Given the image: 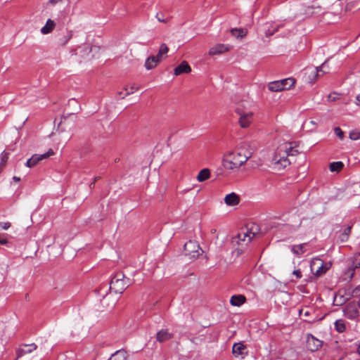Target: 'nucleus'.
Segmentation results:
<instances>
[{
  "label": "nucleus",
  "instance_id": "nucleus-54",
  "mask_svg": "<svg viewBox=\"0 0 360 360\" xmlns=\"http://www.w3.org/2000/svg\"><path fill=\"white\" fill-rule=\"evenodd\" d=\"M98 179H99V177H96V178L94 179V181L95 182V181H97Z\"/></svg>",
  "mask_w": 360,
  "mask_h": 360
},
{
  "label": "nucleus",
  "instance_id": "nucleus-8",
  "mask_svg": "<svg viewBox=\"0 0 360 360\" xmlns=\"http://www.w3.org/2000/svg\"><path fill=\"white\" fill-rule=\"evenodd\" d=\"M53 155L54 152L51 148L46 153L41 155L34 154L30 159L27 160L26 162V166L28 167H33L41 160L48 158L49 157Z\"/></svg>",
  "mask_w": 360,
  "mask_h": 360
},
{
  "label": "nucleus",
  "instance_id": "nucleus-19",
  "mask_svg": "<svg viewBox=\"0 0 360 360\" xmlns=\"http://www.w3.org/2000/svg\"><path fill=\"white\" fill-rule=\"evenodd\" d=\"M56 27V23L53 20L49 19L45 25L41 27V32L43 34H47L51 33Z\"/></svg>",
  "mask_w": 360,
  "mask_h": 360
},
{
  "label": "nucleus",
  "instance_id": "nucleus-25",
  "mask_svg": "<svg viewBox=\"0 0 360 360\" xmlns=\"http://www.w3.org/2000/svg\"><path fill=\"white\" fill-rule=\"evenodd\" d=\"M159 62L156 60L154 56H150L145 61V68L147 70H152L157 66Z\"/></svg>",
  "mask_w": 360,
  "mask_h": 360
},
{
  "label": "nucleus",
  "instance_id": "nucleus-21",
  "mask_svg": "<svg viewBox=\"0 0 360 360\" xmlns=\"http://www.w3.org/2000/svg\"><path fill=\"white\" fill-rule=\"evenodd\" d=\"M328 60H326L324 63H323L319 67L316 68V70L314 72L315 75V78L320 77V72H322V75L328 72Z\"/></svg>",
  "mask_w": 360,
  "mask_h": 360
},
{
  "label": "nucleus",
  "instance_id": "nucleus-28",
  "mask_svg": "<svg viewBox=\"0 0 360 360\" xmlns=\"http://www.w3.org/2000/svg\"><path fill=\"white\" fill-rule=\"evenodd\" d=\"M334 326H335V330L339 333H342L346 329L345 322L342 319H338V320L335 321Z\"/></svg>",
  "mask_w": 360,
  "mask_h": 360
},
{
  "label": "nucleus",
  "instance_id": "nucleus-17",
  "mask_svg": "<svg viewBox=\"0 0 360 360\" xmlns=\"http://www.w3.org/2000/svg\"><path fill=\"white\" fill-rule=\"evenodd\" d=\"M282 82L281 80L274 81L269 83L268 89L272 92H278L285 90V87L282 86Z\"/></svg>",
  "mask_w": 360,
  "mask_h": 360
},
{
  "label": "nucleus",
  "instance_id": "nucleus-49",
  "mask_svg": "<svg viewBox=\"0 0 360 360\" xmlns=\"http://www.w3.org/2000/svg\"><path fill=\"white\" fill-rule=\"evenodd\" d=\"M350 138L353 140H356L359 139V136H356V135H354L353 136V134H350Z\"/></svg>",
  "mask_w": 360,
  "mask_h": 360
},
{
  "label": "nucleus",
  "instance_id": "nucleus-26",
  "mask_svg": "<svg viewBox=\"0 0 360 360\" xmlns=\"http://www.w3.org/2000/svg\"><path fill=\"white\" fill-rule=\"evenodd\" d=\"M127 356V352L123 350L115 352L108 360H126Z\"/></svg>",
  "mask_w": 360,
  "mask_h": 360
},
{
  "label": "nucleus",
  "instance_id": "nucleus-37",
  "mask_svg": "<svg viewBox=\"0 0 360 360\" xmlns=\"http://www.w3.org/2000/svg\"><path fill=\"white\" fill-rule=\"evenodd\" d=\"M299 314L300 316L303 315L304 317L307 318L310 316L311 311L307 309H302L300 310Z\"/></svg>",
  "mask_w": 360,
  "mask_h": 360
},
{
  "label": "nucleus",
  "instance_id": "nucleus-7",
  "mask_svg": "<svg viewBox=\"0 0 360 360\" xmlns=\"http://www.w3.org/2000/svg\"><path fill=\"white\" fill-rule=\"evenodd\" d=\"M360 306L358 302H349L343 308L344 316L351 320H354L360 316L359 309Z\"/></svg>",
  "mask_w": 360,
  "mask_h": 360
},
{
  "label": "nucleus",
  "instance_id": "nucleus-24",
  "mask_svg": "<svg viewBox=\"0 0 360 360\" xmlns=\"http://www.w3.org/2000/svg\"><path fill=\"white\" fill-rule=\"evenodd\" d=\"M72 37V31H67L65 34L60 37L58 39V44L59 46H65L70 39Z\"/></svg>",
  "mask_w": 360,
  "mask_h": 360
},
{
  "label": "nucleus",
  "instance_id": "nucleus-11",
  "mask_svg": "<svg viewBox=\"0 0 360 360\" xmlns=\"http://www.w3.org/2000/svg\"><path fill=\"white\" fill-rule=\"evenodd\" d=\"M307 344L308 349L311 351H316L322 346V342L311 334L307 336Z\"/></svg>",
  "mask_w": 360,
  "mask_h": 360
},
{
  "label": "nucleus",
  "instance_id": "nucleus-10",
  "mask_svg": "<svg viewBox=\"0 0 360 360\" xmlns=\"http://www.w3.org/2000/svg\"><path fill=\"white\" fill-rule=\"evenodd\" d=\"M230 46L226 44H218L211 47L209 50L210 56H215L229 51Z\"/></svg>",
  "mask_w": 360,
  "mask_h": 360
},
{
  "label": "nucleus",
  "instance_id": "nucleus-33",
  "mask_svg": "<svg viewBox=\"0 0 360 360\" xmlns=\"http://www.w3.org/2000/svg\"><path fill=\"white\" fill-rule=\"evenodd\" d=\"M344 167L342 162H334L330 165V170L331 172H340Z\"/></svg>",
  "mask_w": 360,
  "mask_h": 360
},
{
  "label": "nucleus",
  "instance_id": "nucleus-46",
  "mask_svg": "<svg viewBox=\"0 0 360 360\" xmlns=\"http://www.w3.org/2000/svg\"><path fill=\"white\" fill-rule=\"evenodd\" d=\"M277 30H278V29H274V30H273L272 31H271L270 30H269L267 31V32H266V34H267V35H268V34H269V35H272V34L274 33V32H276V31H277Z\"/></svg>",
  "mask_w": 360,
  "mask_h": 360
},
{
  "label": "nucleus",
  "instance_id": "nucleus-4",
  "mask_svg": "<svg viewBox=\"0 0 360 360\" xmlns=\"http://www.w3.org/2000/svg\"><path fill=\"white\" fill-rule=\"evenodd\" d=\"M347 269L344 274V279L350 281L354 275L355 270L360 267V253L354 254L348 259Z\"/></svg>",
  "mask_w": 360,
  "mask_h": 360
},
{
  "label": "nucleus",
  "instance_id": "nucleus-1",
  "mask_svg": "<svg viewBox=\"0 0 360 360\" xmlns=\"http://www.w3.org/2000/svg\"><path fill=\"white\" fill-rule=\"evenodd\" d=\"M252 152L249 146L243 144L224 157L223 166L227 170L238 169L252 157Z\"/></svg>",
  "mask_w": 360,
  "mask_h": 360
},
{
  "label": "nucleus",
  "instance_id": "nucleus-36",
  "mask_svg": "<svg viewBox=\"0 0 360 360\" xmlns=\"http://www.w3.org/2000/svg\"><path fill=\"white\" fill-rule=\"evenodd\" d=\"M338 95L336 93L330 94L328 96V101L329 102H333L338 99Z\"/></svg>",
  "mask_w": 360,
  "mask_h": 360
},
{
  "label": "nucleus",
  "instance_id": "nucleus-40",
  "mask_svg": "<svg viewBox=\"0 0 360 360\" xmlns=\"http://www.w3.org/2000/svg\"><path fill=\"white\" fill-rule=\"evenodd\" d=\"M82 51L84 52V53L82 54V56H84V54L89 55L90 53V52L91 51V48L90 46H85L83 48Z\"/></svg>",
  "mask_w": 360,
  "mask_h": 360
},
{
  "label": "nucleus",
  "instance_id": "nucleus-34",
  "mask_svg": "<svg viewBox=\"0 0 360 360\" xmlns=\"http://www.w3.org/2000/svg\"><path fill=\"white\" fill-rule=\"evenodd\" d=\"M158 52L160 53V55H162L166 58L169 52V48L167 45L165 43L162 44L160 46Z\"/></svg>",
  "mask_w": 360,
  "mask_h": 360
},
{
  "label": "nucleus",
  "instance_id": "nucleus-45",
  "mask_svg": "<svg viewBox=\"0 0 360 360\" xmlns=\"http://www.w3.org/2000/svg\"><path fill=\"white\" fill-rule=\"evenodd\" d=\"M8 243L7 239L6 238H0V243L1 245H6Z\"/></svg>",
  "mask_w": 360,
  "mask_h": 360
},
{
  "label": "nucleus",
  "instance_id": "nucleus-27",
  "mask_svg": "<svg viewBox=\"0 0 360 360\" xmlns=\"http://www.w3.org/2000/svg\"><path fill=\"white\" fill-rule=\"evenodd\" d=\"M140 85L133 83L129 86V90L128 86H126L124 88V90L126 91L124 95L122 96V98H124L126 96H129L132 94H134L135 91H138L140 89Z\"/></svg>",
  "mask_w": 360,
  "mask_h": 360
},
{
  "label": "nucleus",
  "instance_id": "nucleus-50",
  "mask_svg": "<svg viewBox=\"0 0 360 360\" xmlns=\"http://www.w3.org/2000/svg\"><path fill=\"white\" fill-rule=\"evenodd\" d=\"M356 101H357V102H358V103H357V104L360 103V94H359V95H357V96H356Z\"/></svg>",
  "mask_w": 360,
  "mask_h": 360
},
{
  "label": "nucleus",
  "instance_id": "nucleus-52",
  "mask_svg": "<svg viewBox=\"0 0 360 360\" xmlns=\"http://www.w3.org/2000/svg\"><path fill=\"white\" fill-rule=\"evenodd\" d=\"M95 186V182L93 181L91 184H90V188H94Z\"/></svg>",
  "mask_w": 360,
  "mask_h": 360
},
{
  "label": "nucleus",
  "instance_id": "nucleus-41",
  "mask_svg": "<svg viewBox=\"0 0 360 360\" xmlns=\"http://www.w3.org/2000/svg\"><path fill=\"white\" fill-rule=\"evenodd\" d=\"M292 274L295 275L297 279L301 278L302 276V272H301V271L300 269L294 270L292 271Z\"/></svg>",
  "mask_w": 360,
  "mask_h": 360
},
{
  "label": "nucleus",
  "instance_id": "nucleus-38",
  "mask_svg": "<svg viewBox=\"0 0 360 360\" xmlns=\"http://www.w3.org/2000/svg\"><path fill=\"white\" fill-rule=\"evenodd\" d=\"M11 226L10 222H0V227L4 230H7Z\"/></svg>",
  "mask_w": 360,
  "mask_h": 360
},
{
  "label": "nucleus",
  "instance_id": "nucleus-43",
  "mask_svg": "<svg viewBox=\"0 0 360 360\" xmlns=\"http://www.w3.org/2000/svg\"><path fill=\"white\" fill-rule=\"evenodd\" d=\"M154 57L156 58V60L160 63L163 58L165 57L162 55H160V53L158 52L156 56H154Z\"/></svg>",
  "mask_w": 360,
  "mask_h": 360
},
{
  "label": "nucleus",
  "instance_id": "nucleus-16",
  "mask_svg": "<svg viewBox=\"0 0 360 360\" xmlns=\"http://www.w3.org/2000/svg\"><path fill=\"white\" fill-rule=\"evenodd\" d=\"M307 245V243H302L299 245H292L290 248L291 251L293 254H295L297 256H300L303 255L307 251L306 246Z\"/></svg>",
  "mask_w": 360,
  "mask_h": 360
},
{
  "label": "nucleus",
  "instance_id": "nucleus-23",
  "mask_svg": "<svg viewBox=\"0 0 360 360\" xmlns=\"http://www.w3.org/2000/svg\"><path fill=\"white\" fill-rule=\"evenodd\" d=\"M246 347L241 342L235 343L232 348V352L235 356L243 355Z\"/></svg>",
  "mask_w": 360,
  "mask_h": 360
},
{
  "label": "nucleus",
  "instance_id": "nucleus-47",
  "mask_svg": "<svg viewBox=\"0 0 360 360\" xmlns=\"http://www.w3.org/2000/svg\"><path fill=\"white\" fill-rule=\"evenodd\" d=\"M13 181H16V182H18V181H20V177H18V176H14L13 177Z\"/></svg>",
  "mask_w": 360,
  "mask_h": 360
},
{
  "label": "nucleus",
  "instance_id": "nucleus-2",
  "mask_svg": "<svg viewBox=\"0 0 360 360\" xmlns=\"http://www.w3.org/2000/svg\"><path fill=\"white\" fill-rule=\"evenodd\" d=\"M298 153V150L292 146L290 143L281 145L275 152L272 163L278 169H284L290 164L288 157L295 156Z\"/></svg>",
  "mask_w": 360,
  "mask_h": 360
},
{
  "label": "nucleus",
  "instance_id": "nucleus-29",
  "mask_svg": "<svg viewBox=\"0 0 360 360\" xmlns=\"http://www.w3.org/2000/svg\"><path fill=\"white\" fill-rule=\"evenodd\" d=\"M231 32L233 36L237 38H243L247 34V32L242 28H233L231 30Z\"/></svg>",
  "mask_w": 360,
  "mask_h": 360
},
{
  "label": "nucleus",
  "instance_id": "nucleus-5",
  "mask_svg": "<svg viewBox=\"0 0 360 360\" xmlns=\"http://www.w3.org/2000/svg\"><path fill=\"white\" fill-rule=\"evenodd\" d=\"M236 113L238 115V123L242 128L248 127L253 121V112L236 108Z\"/></svg>",
  "mask_w": 360,
  "mask_h": 360
},
{
  "label": "nucleus",
  "instance_id": "nucleus-13",
  "mask_svg": "<svg viewBox=\"0 0 360 360\" xmlns=\"http://www.w3.org/2000/svg\"><path fill=\"white\" fill-rule=\"evenodd\" d=\"M37 346L32 343L30 345H24L22 347H20L17 351V358H20L27 354H30L32 352L36 350Z\"/></svg>",
  "mask_w": 360,
  "mask_h": 360
},
{
  "label": "nucleus",
  "instance_id": "nucleus-15",
  "mask_svg": "<svg viewBox=\"0 0 360 360\" xmlns=\"http://www.w3.org/2000/svg\"><path fill=\"white\" fill-rule=\"evenodd\" d=\"M172 337V334L169 333L167 329H162L157 333L156 339L158 342H163L170 340Z\"/></svg>",
  "mask_w": 360,
  "mask_h": 360
},
{
  "label": "nucleus",
  "instance_id": "nucleus-12",
  "mask_svg": "<svg viewBox=\"0 0 360 360\" xmlns=\"http://www.w3.org/2000/svg\"><path fill=\"white\" fill-rule=\"evenodd\" d=\"M240 200V196L234 192L226 195L224 198V202L228 206H236L239 204Z\"/></svg>",
  "mask_w": 360,
  "mask_h": 360
},
{
  "label": "nucleus",
  "instance_id": "nucleus-22",
  "mask_svg": "<svg viewBox=\"0 0 360 360\" xmlns=\"http://www.w3.org/2000/svg\"><path fill=\"white\" fill-rule=\"evenodd\" d=\"M210 170L207 168H205L199 172L196 179L199 182H203L210 179Z\"/></svg>",
  "mask_w": 360,
  "mask_h": 360
},
{
  "label": "nucleus",
  "instance_id": "nucleus-31",
  "mask_svg": "<svg viewBox=\"0 0 360 360\" xmlns=\"http://www.w3.org/2000/svg\"><path fill=\"white\" fill-rule=\"evenodd\" d=\"M347 300V298H345L342 295H340V292H338L335 297H334V304L337 306H340L343 304Z\"/></svg>",
  "mask_w": 360,
  "mask_h": 360
},
{
  "label": "nucleus",
  "instance_id": "nucleus-6",
  "mask_svg": "<svg viewBox=\"0 0 360 360\" xmlns=\"http://www.w3.org/2000/svg\"><path fill=\"white\" fill-rule=\"evenodd\" d=\"M185 255L191 259L197 258L202 252L199 243L195 240H189L184 245Z\"/></svg>",
  "mask_w": 360,
  "mask_h": 360
},
{
  "label": "nucleus",
  "instance_id": "nucleus-42",
  "mask_svg": "<svg viewBox=\"0 0 360 360\" xmlns=\"http://www.w3.org/2000/svg\"><path fill=\"white\" fill-rule=\"evenodd\" d=\"M63 0H49L48 4L55 6L56 4L61 2Z\"/></svg>",
  "mask_w": 360,
  "mask_h": 360
},
{
  "label": "nucleus",
  "instance_id": "nucleus-39",
  "mask_svg": "<svg viewBox=\"0 0 360 360\" xmlns=\"http://www.w3.org/2000/svg\"><path fill=\"white\" fill-rule=\"evenodd\" d=\"M156 18H157L158 20L160 22H167V20L163 18L162 13H158L156 14Z\"/></svg>",
  "mask_w": 360,
  "mask_h": 360
},
{
  "label": "nucleus",
  "instance_id": "nucleus-18",
  "mask_svg": "<svg viewBox=\"0 0 360 360\" xmlns=\"http://www.w3.org/2000/svg\"><path fill=\"white\" fill-rule=\"evenodd\" d=\"M246 299L244 295H233L230 299V303L233 306L239 307L245 303Z\"/></svg>",
  "mask_w": 360,
  "mask_h": 360
},
{
  "label": "nucleus",
  "instance_id": "nucleus-32",
  "mask_svg": "<svg viewBox=\"0 0 360 360\" xmlns=\"http://www.w3.org/2000/svg\"><path fill=\"white\" fill-rule=\"evenodd\" d=\"M281 82H282V86L285 87V90L290 89L295 83V80L293 78H286L281 80Z\"/></svg>",
  "mask_w": 360,
  "mask_h": 360
},
{
  "label": "nucleus",
  "instance_id": "nucleus-20",
  "mask_svg": "<svg viewBox=\"0 0 360 360\" xmlns=\"http://www.w3.org/2000/svg\"><path fill=\"white\" fill-rule=\"evenodd\" d=\"M254 236V233L242 231L238 234V238L240 241L249 243Z\"/></svg>",
  "mask_w": 360,
  "mask_h": 360
},
{
  "label": "nucleus",
  "instance_id": "nucleus-35",
  "mask_svg": "<svg viewBox=\"0 0 360 360\" xmlns=\"http://www.w3.org/2000/svg\"><path fill=\"white\" fill-rule=\"evenodd\" d=\"M334 132L335 135L340 139L342 140L345 137V134L343 131L338 127L334 129Z\"/></svg>",
  "mask_w": 360,
  "mask_h": 360
},
{
  "label": "nucleus",
  "instance_id": "nucleus-14",
  "mask_svg": "<svg viewBox=\"0 0 360 360\" xmlns=\"http://www.w3.org/2000/svg\"><path fill=\"white\" fill-rule=\"evenodd\" d=\"M191 68L187 62L183 61L179 65L174 69V75H179L182 73H189Z\"/></svg>",
  "mask_w": 360,
  "mask_h": 360
},
{
  "label": "nucleus",
  "instance_id": "nucleus-44",
  "mask_svg": "<svg viewBox=\"0 0 360 360\" xmlns=\"http://www.w3.org/2000/svg\"><path fill=\"white\" fill-rule=\"evenodd\" d=\"M350 230H351V227H347L345 230V233H344V236L347 237L348 236V234L350 232Z\"/></svg>",
  "mask_w": 360,
  "mask_h": 360
},
{
  "label": "nucleus",
  "instance_id": "nucleus-51",
  "mask_svg": "<svg viewBox=\"0 0 360 360\" xmlns=\"http://www.w3.org/2000/svg\"><path fill=\"white\" fill-rule=\"evenodd\" d=\"M117 94L120 98H122V96H123L124 95V94H123V93L122 91L118 92Z\"/></svg>",
  "mask_w": 360,
  "mask_h": 360
},
{
  "label": "nucleus",
  "instance_id": "nucleus-53",
  "mask_svg": "<svg viewBox=\"0 0 360 360\" xmlns=\"http://www.w3.org/2000/svg\"><path fill=\"white\" fill-rule=\"evenodd\" d=\"M357 352L360 355V344H359V346L357 348Z\"/></svg>",
  "mask_w": 360,
  "mask_h": 360
},
{
  "label": "nucleus",
  "instance_id": "nucleus-48",
  "mask_svg": "<svg viewBox=\"0 0 360 360\" xmlns=\"http://www.w3.org/2000/svg\"><path fill=\"white\" fill-rule=\"evenodd\" d=\"M350 138L353 140H356L359 139V136H356V135H354L353 136V134H350Z\"/></svg>",
  "mask_w": 360,
  "mask_h": 360
},
{
  "label": "nucleus",
  "instance_id": "nucleus-9",
  "mask_svg": "<svg viewBox=\"0 0 360 360\" xmlns=\"http://www.w3.org/2000/svg\"><path fill=\"white\" fill-rule=\"evenodd\" d=\"M323 262L320 259H314L311 263V269L314 275L320 276L326 271V269L323 267Z\"/></svg>",
  "mask_w": 360,
  "mask_h": 360
},
{
  "label": "nucleus",
  "instance_id": "nucleus-30",
  "mask_svg": "<svg viewBox=\"0 0 360 360\" xmlns=\"http://www.w3.org/2000/svg\"><path fill=\"white\" fill-rule=\"evenodd\" d=\"M9 153L8 152L4 151L1 153L0 155V172L4 169V167L6 165V162L8 159Z\"/></svg>",
  "mask_w": 360,
  "mask_h": 360
},
{
  "label": "nucleus",
  "instance_id": "nucleus-3",
  "mask_svg": "<svg viewBox=\"0 0 360 360\" xmlns=\"http://www.w3.org/2000/svg\"><path fill=\"white\" fill-rule=\"evenodd\" d=\"M130 285V279L125 278L124 274L119 271L112 278L109 289L114 291L115 293H122Z\"/></svg>",
  "mask_w": 360,
  "mask_h": 360
}]
</instances>
